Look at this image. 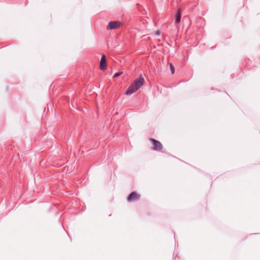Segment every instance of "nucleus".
I'll use <instances>...</instances> for the list:
<instances>
[{
  "label": "nucleus",
  "mask_w": 260,
  "mask_h": 260,
  "mask_svg": "<svg viewBox=\"0 0 260 260\" xmlns=\"http://www.w3.org/2000/svg\"><path fill=\"white\" fill-rule=\"evenodd\" d=\"M144 79L142 77H139L137 79L134 84L131 85L125 92V94L130 95L138 90L144 84Z\"/></svg>",
  "instance_id": "nucleus-1"
},
{
  "label": "nucleus",
  "mask_w": 260,
  "mask_h": 260,
  "mask_svg": "<svg viewBox=\"0 0 260 260\" xmlns=\"http://www.w3.org/2000/svg\"><path fill=\"white\" fill-rule=\"evenodd\" d=\"M149 141L152 143V149L156 151H161L163 149L162 144L158 141L154 139H150Z\"/></svg>",
  "instance_id": "nucleus-2"
},
{
  "label": "nucleus",
  "mask_w": 260,
  "mask_h": 260,
  "mask_svg": "<svg viewBox=\"0 0 260 260\" xmlns=\"http://www.w3.org/2000/svg\"><path fill=\"white\" fill-rule=\"evenodd\" d=\"M140 198V195L136 192H132L127 199L128 202L136 201L138 200Z\"/></svg>",
  "instance_id": "nucleus-3"
},
{
  "label": "nucleus",
  "mask_w": 260,
  "mask_h": 260,
  "mask_svg": "<svg viewBox=\"0 0 260 260\" xmlns=\"http://www.w3.org/2000/svg\"><path fill=\"white\" fill-rule=\"evenodd\" d=\"M121 24L119 21H111L109 22L107 26L108 29H114L118 28Z\"/></svg>",
  "instance_id": "nucleus-4"
},
{
  "label": "nucleus",
  "mask_w": 260,
  "mask_h": 260,
  "mask_svg": "<svg viewBox=\"0 0 260 260\" xmlns=\"http://www.w3.org/2000/svg\"><path fill=\"white\" fill-rule=\"evenodd\" d=\"M100 69L102 71L107 70V62L105 55H103L100 61Z\"/></svg>",
  "instance_id": "nucleus-5"
},
{
  "label": "nucleus",
  "mask_w": 260,
  "mask_h": 260,
  "mask_svg": "<svg viewBox=\"0 0 260 260\" xmlns=\"http://www.w3.org/2000/svg\"><path fill=\"white\" fill-rule=\"evenodd\" d=\"M181 11L180 9H178L177 11V12L176 14V18H175V23L176 25H178L180 23V20H181Z\"/></svg>",
  "instance_id": "nucleus-6"
},
{
  "label": "nucleus",
  "mask_w": 260,
  "mask_h": 260,
  "mask_svg": "<svg viewBox=\"0 0 260 260\" xmlns=\"http://www.w3.org/2000/svg\"><path fill=\"white\" fill-rule=\"evenodd\" d=\"M170 69H171L172 73L174 74V72H175V68L171 63H170Z\"/></svg>",
  "instance_id": "nucleus-7"
},
{
  "label": "nucleus",
  "mask_w": 260,
  "mask_h": 260,
  "mask_svg": "<svg viewBox=\"0 0 260 260\" xmlns=\"http://www.w3.org/2000/svg\"><path fill=\"white\" fill-rule=\"evenodd\" d=\"M121 74H122V72L117 73L114 74V75L113 76V78H117L118 76H119Z\"/></svg>",
  "instance_id": "nucleus-8"
},
{
  "label": "nucleus",
  "mask_w": 260,
  "mask_h": 260,
  "mask_svg": "<svg viewBox=\"0 0 260 260\" xmlns=\"http://www.w3.org/2000/svg\"><path fill=\"white\" fill-rule=\"evenodd\" d=\"M156 34L157 35H159V31H157L156 32Z\"/></svg>",
  "instance_id": "nucleus-9"
}]
</instances>
